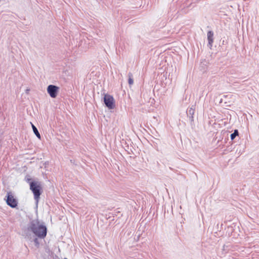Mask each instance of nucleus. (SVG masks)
I'll return each mask as SVG.
<instances>
[{
	"label": "nucleus",
	"mask_w": 259,
	"mask_h": 259,
	"mask_svg": "<svg viewBox=\"0 0 259 259\" xmlns=\"http://www.w3.org/2000/svg\"><path fill=\"white\" fill-rule=\"evenodd\" d=\"M31 230L38 237L43 238L46 236V227L39 222H33L31 226Z\"/></svg>",
	"instance_id": "1"
},
{
	"label": "nucleus",
	"mask_w": 259,
	"mask_h": 259,
	"mask_svg": "<svg viewBox=\"0 0 259 259\" xmlns=\"http://www.w3.org/2000/svg\"><path fill=\"white\" fill-rule=\"evenodd\" d=\"M30 189L34 195V198L37 204L41 193L42 186L41 183L38 181H32L30 183Z\"/></svg>",
	"instance_id": "2"
},
{
	"label": "nucleus",
	"mask_w": 259,
	"mask_h": 259,
	"mask_svg": "<svg viewBox=\"0 0 259 259\" xmlns=\"http://www.w3.org/2000/svg\"><path fill=\"white\" fill-rule=\"evenodd\" d=\"M104 101L108 109H112L115 107L114 99L112 96L109 95H105L104 98Z\"/></svg>",
	"instance_id": "3"
},
{
	"label": "nucleus",
	"mask_w": 259,
	"mask_h": 259,
	"mask_svg": "<svg viewBox=\"0 0 259 259\" xmlns=\"http://www.w3.org/2000/svg\"><path fill=\"white\" fill-rule=\"evenodd\" d=\"M59 89V87L56 85H49L47 88V92L52 98H55L57 96Z\"/></svg>",
	"instance_id": "4"
},
{
	"label": "nucleus",
	"mask_w": 259,
	"mask_h": 259,
	"mask_svg": "<svg viewBox=\"0 0 259 259\" xmlns=\"http://www.w3.org/2000/svg\"><path fill=\"white\" fill-rule=\"evenodd\" d=\"M7 203L11 207L14 208L16 207V200L14 198L11 192H8L7 198L6 199Z\"/></svg>",
	"instance_id": "5"
},
{
	"label": "nucleus",
	"mask_w": 259,
	"mask_h": 259,
	"mask_svg": "<svg viewBox=\"0 0 259 259\" xmlns=\"http://www.w3.org/2000/svg\"><path fill=\"white\" fill-rule=\"evenodd\" d=\"M207 39L208 41V45L209 47L211 49L212 47V46L213 42V32L211 31H209L207 32Z\"/></svg>",
	"instance_id": "6"
},
{
	"label": "nucleus",
	"mask_w": 259,
	"mask_h": 259,
	"mask_svg": "<svg viewBox=\"0 0 259 259\" xmlns=\"http://www.w3.org/2000/svg\"><path fill=\"white\" fill-rule=\"evenodd\" d=\"M32 124V129H33L34 133L36 136V137L38 139H40V135L39 134L37 129L36 128V127L33 124Z\"/></svg>",
	"instance_id": "7"
},
{
	"label": "nucleus",
	"mask_w": 259,
	"mask_h": 259,
	"mask_svg": "<svg viewBox=\"0 0 259 259\" xmlns=\"http://www.w3.org/2000/svg\"><path fill=\"white\" fill-rule=\"evenodd\" d=\"M128 83L130 85H132L134 83V80H133V79L132 78V74L131 73L128 74Z\"/></svg>",
	"instance_id": "8"
},
{
	"label": "nucleus",
	"mask_w": 259,
	"mask_h": 259,
	"mask_svg": "<svg viewBox=\"0 0 259 259\" xmlns=\"http://www.w3.org/2000/svg\"><path fill=\"white\" fill-rule=\"evenodd\" d=\"M237 135H238V132L237 130H235L234 132L231 135V140H234Z\"/></svg>",
	"instance_id": "9"
},
{
	"label": "nucleus",
	"mask_w": 259,
	"mask_h": 259,
	"mask_svg": "<svg viewBox=\"0 0 259 259\" xmlns=\"http://www.w3.org/2000/svg\"><path fill=\"white\" fill-rule=\"evenodd\" d=\"M189 113L190 115H193L194 113V109L193 108H191L189 110Z\"/></svg>",
	"instance_id": "10"
},
{
	"label": "nucleus",
	"mask_w": 259,
	"mask_h": 259,
	"mask_svg": "<svg viewBox=\"0 0 259 259\" xmlns=\"http://www.w3.org/2000/svg\"><path fill=\"white\" fill-rule=\"evenodd\" d=\"M34 242H35V243L36 244H38L37 239H36H36H35V240H34Z\"/></svg>",
	"instance_id": "11"
},
{
	"label": "nucleus",
	"mask_w": 259,
	"mask_h": 259,
	"mask_svg": "<svg viewBox=\"0 0 259 259\" xmlns=\"http://www.w3.org/2000/svg\"><path fill=\"white\" fill-rule=\"evenodd\" d=\"M29 89H27V90H26V93H27V94H28V93H29Z\"/></svg>",
	"instance_id": "12"
},
{
	"label": "nucleus",
	"mask_w": 259,
	"mask_h": 259,
	"mask_svg": "<svg viewBox=\"0 0 259 259\" xmlns=\"http://www.w3.org/2000/svg\"><path fill=\"white\" fill-rule=\"evenodd\" d=\"M64 259H67V258H64Z\"/></svg>",
	"instance_id": "13"
}]
</instances>
